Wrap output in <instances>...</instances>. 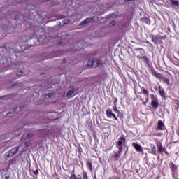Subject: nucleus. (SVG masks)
Instances as JSON below:
<instances>
[{
  "label": "nucleus",
  "instance_id": "nucleus-1",
  "mask_svg": "<svg viewBox=\"0 0 179 179\" xmlns=\"http://www.w3.org/2000/svg\"><path fill=\"white\" fill-rule=\"evenodd\" d=\"M156 148L157 149V153L161 155L162 156H164V154L166 155V156H169V151H167V148L166 147L163 146V143L160 142V141H156Z\"/></svg>",
  "mask_w": 179,
  "mask_h": 179
},
{
  "label": "nucleus",
  "instance_id": "nucleus-2",
  "mask_svg": "<svg viewBox=\"0 0 179 179\" xmlns=\"http://www.w3.org/2000/svg\"><path fill=\"white\" fill-rule=\"evenodd\" d=\"M123 145L125 146L127 145V138L125 136L122 135L118 139V141L116 143L115 146L117 148L118 150H122L123 149Z\"/></svg>",
  "mask_w": 179,
  "mask_h": 179
},
{
  "label": "nucleus",
  "instance_id": "nucleus-3",
  "mask_svg": "<svg viewBox=\"0 0 179 179\" xmlns=\"http://www.w3.org/2000/svg\"><path fill=\"white\" fill-rule=\"evenodd\" d=\"M19 152V147H15L10 150L8 152L6 153V159H8L9 157H13V156H15L16 153Z\"/></svg>",
  "mask_w": 179,
  "mask_h": 179
},
{
  "label": "nucleus",
  "instance_id": "nucleus-4",
  "mask_svg": "<svg viewBox=\"0 0 179 179\" xmlns=\"http://www.w3.org/2000/svg\"><path fill=\"white\" fill-rule=\"evenodd\" d=\"M106 115L108 118H113L115 121H118V117H117V115L114 113H113V110L111 109H108L106 110Z\"/></svg>",
  "mask_w": 179,
  "mask_h": 179
},
{
  "label": "nucleus",
  "instance_id": "nucleus-5",
  "mask_svg": "<svg viewBox=\"0 0 179 179\" xmlns=\"http://www.w3.org/2000/svg\"><path fill=\"white\" fill-rule=\"evenodd\" d=\"M33 136H34V134L33 133L25 132L22 136V140L26 141L27 139H31Z\"/></svg>",
  "mask_w": 179,
  "mask_h": 179
},
{
  "label": "nucleus",
  "instance_id": "nucleus-6",
  "mask_svg": "<svg viewBox=\"0 0 179 179\" xmlns=\"http://www.w3.org/2000/svg\"><path fill=\"white\" fill-rule=\"evenodd\" d=\"M93 22H94V17H87L82 21L80 25L85 26V24H88V23H93Z\"/></svg>",
  "mask_w": 179,
  "mask_h": 179
},
{
  "label": "nucleus",
  "instance_id": "nucleus-7",
  "mask_svg": "<svg viewBox=\"0 0 179 179\" xmlns=\"http://www.w3.org/2000/svg\"><path fill=\"white\" fill-rule=\"evenodd\" d=\"M95 68H98V66H103L106 62H104L101 58L100 59H94Z\"/></svg>",
  "mask_w": 179,
  "mask_h": 179
},
{
  "label": "nucleus",
  "instance_id": "nucleus-8",
  "mask_svg": "<svg viewBox=\"0 0 179 179\" xmlns=\"http://www.w3.org/2000/svg\"><path fill=\"white\" fill-rule=\"evenodd\" d=\"M151 73L152 76H155L157 79H163V75L160 73H157L156 70L152 69Z\"/></svg>",
  "mask_w": 179,
  "mask_h": 179
},
{
  "label": "nucleus",
  "instance_id": "nucleus-9",
  "mask_svg": "<svg viewBox=\"0 0 179 179\" xmlns=\"http://www.w3.org/2000/svg\"><path fill=\"white\" fill-rule=\"evenodd\" d=\"M121 155H122V150H118L117 152L112 155V157L115 159V162H117L121 157Z\"/></svg>",
  "mask_w": 179,
  "mask_h": 179
},
{
  "label": "nucleus",
  "instance_id": "nucleus-10",
  "mask_svg": "<svg viewBox=\"0 0 179 179\" xmlns=\"http://www.w3.org/2000/svg\"><path fill=\"white\" fill-rule=\"evenodd\" d=\"M164 129H166V126L164 125V123H163V121L159 120L157 123V130L164 131Z\"/></svg>",
  "mask_w": 179,
  "mask_h": 179
},
{
  "label": "nucleus",
  "instance_id": "nucleus-11",
  "mask_svg": "<svg viewBox=\"0 0 179 179\" xmlns=\"http://www.w3.org/2000/svg\"><path fill=\"white\" fill-rule=\"evenodd\" d=\"M132 146L134 148V149L136 150V152H138L139 153L142 152L143 150L142 149V146L141 145L136 143H132Z\"/></svg>",
  "mask_w": 179,
  "mask_h": 179
},
{
  "label": "nucleus",
  "instance_id": "nucleus-12",
  "mask_svg": "<svg viewBox=\"0 0 179 179\" xmlns=\"http://www.w3.org/2000/svg\"><path fill=\"white\" fill-rule=\"evenodd\" d=\"M151 106L154 110H157L159 108V99H155L151 101Z\"/></svg>",
  "mask_w": 179,
  "mask_h": 179
},
{
  "label": "nucleus",
  "instance_id": "nucleus-13",
  "mask_svg": "<svg viewBox=\"0 0 179 179\" xmlns=\"http://www.w3.org/2000/svg\"><path fill=\"white\" fill-rule=\"evenodd\" d=\"M158 92H159V96H161L162 99H164V97H166V92H164V89H163L162 85L159 86Z\"/></svg>",
  "mask_w": 179,
  "mask_h": 179
},
{
  "label": "nucleus",
  "instance_id": "nucleus-14",
  "mask_svg": "<svg viewBox=\"0 0 179 179\" xmlns=\"http://www.w3.org/2000/svg\"><path fill=\"white\" fill-rule=\"evenodd\" d=\"M86 167L90 171V173H93V164L89 159L87 160Z\"/></svg>",
  "mask_w": 179,
  "mask_h": 179
},
{
  "label": "nucleus",
  "instance_id": "nucleus-15",
  "mask_svg": "<svg viewBox=\"0 0 179 179\" xmlns=\"http://www.w3.org/2000/svg\"><path fill=\"white\" fill-rule=\"evenodd\" d=\"M150 147L151 149L150 153H152V155H154V156H157V150H156V146L155 145V144H150Z\"/></svg>",
  "mask_w": 179,
  "mask_h": 179
},
{
  "label": "nucleus",
  "instance_id": "nucleus-16",
  "mask_svg": "<svg viewBox=\"0 0 179 179\" xmlns=\"http://www.w3.org/2000/svg\"><path fill=\"white\" fill-rule=\"evenodd\" d=\"M87 66L89 68H96V63H94V59L89 60L87 63Z\"/></svg>",
  "mask_w": 179,
  "mask_h": 179
},
{
  "label": "nucleus",
  "instance_id": "nucleus-17",
  "mask_svg": "<svg viewBox=\"0 0 179 179\" xmlns=\"http://www.w3.org/2000/svg\"><path fill=\"white\" fill-rule=\"evenodd\" d=\"M138 59H144L145 62L147 64V65L149 66H150V61L149 58L146 56L141 57V56H137Z\"/></svg>",
  "mask_w": 179,
  "mask_h": 179
},
{
  "label": "nucleus",
  "instance_id": "nucleus-18",
  "mask_svg": "<svg viewBox=\"0 0 179 179\" xmlns=\"http://www.w3.org/2000/svg\"><path fill=\"white\" fill-rule=\"evenodd\" d=\"M151 40H152V43H155V44H157V43H159V40H160V38H159L158 36L152 35L151 36Z\"/></svg>",
  "mask_w": 179,
  "mask_h": 179
},
{
  "label": "nucleus",
  "instance_id": "nucleus-19",
  "mask_svg": "<svg viewBox=\"0 0 179 179\" xmlns=\"http://www.w3.org/2000/svg\"><path fill=\"white\" fill-rule=\"evenodd\" d=\"M16 75H17V76H19L20 78L22 76H24V75H26V73H24V71L20 70V71H17Z\"/></svg>",
  "mask_w": 179,
  "mask_h": 179
},
{
  "label": "nucleus",
  "instance_id": "nucleus-20",
  "mask_svg": "<svg viewBox=\"0 0 179 179\" xmlns=\"http://www.w3.org/2000/svg\"><path fill=\"white\" fill-rule=\"evenodd\" d=\"M116 114L117 115L116 116L117 118H120V120H121V119H122L124 117V113H122V112H121L120 110L116 112Z\"/></svg>",
  "mask_w": 179,
  "mask_h": 179
},
{
  "label": "nucleus",
  "instance_id": "nucleus-21",
  "mask_svg": "<svg viewBox=\"0 0 179 179\" xmlns=\"http://www.w3.org/2000/svg\"><path fill=\"white\" fill-rule=\"evenodd\" d=\"M141 92L143 93V94H145V96H149V91H148V90H146L145 87H142L141 89Z\"/></svg>",
  "mask_w": 179,
  "mask_h": 179
},
{
  "label": "nucleus",
  "instance_id": "nucleus-22",
  "mask_svg": "<svg viewBox=\"0 0 179 179\" xmlns=\"http://www.w3.org/2000/svg\"><path fill=\"white\" fill-rule=\"evenodd\" d=\"M75 94V90H69L66 93V97H71V96H72V94Z\"/></svg>",
  "mask_w": 179,
  "mask_h": 179
},
{
  "label": "nucleus",
  "instance_id": "nucleus-23",
  "mask_svg": "<svg viewBox=\"0 0 179 179\" xmlns=\"http://www.w3.org/2000/svg\"><path fill=\"white\" fill-rule=\"evenodd\" d=\"M171 3L172 5H174V6H179V2L177 0H171Z\"/></svg>",
  "mask_w": 179,
  "mask_h": 179
},
{
  "label": "nucleus",
  "instance_id": "nucleus-24",
  "mask_svg": "<svg viewBox=\"0 0 179 179\" xmlns=\"http://www.w3.org/2000/svg\"><path fill=\"white\" fill-rule=\"evenodd\" d=\"M30 171H31V173H33V174H34L35 176H36V177H37V176H38V174H39V172H38V169H36V170H30Z\"/></svg>",
  "mask_w": 179,
  "mask_h": 179
},
{
  "label": "nucleus",
  "instance_id": "nucleus-25",
  "mask_svg": "<svg viewBox=\"0 0 179 179\" xmlns=\"http://www.w3.org/2000/svg\"><path fill=\"white\" fill-rule=\"evenodd\" d=\"M170 167L172 170H177V166H176L173 162H171Z\"/></svg>",
  "mask_w": 179,
  "mask_h": 179
},
{
  "label": "nucleus",
  "instance_id": "nucleus-26",
  "mask_svg": "<svg viewBox=\"0 0 179 179\" xmlns=\"http://www.w3.org/2000/svg\"><path fill=\"white\" fill-rule=\"evenodd\" d=\"M150 97L151 99V101H153V100H158L157 97H155V94H150Z\"/></svg>",
  "mask_w": 179,
  "mask_h": 179
},
{
  "label": "nucleus",
  "instance_id": "nucleus-27",
  "mask_svg": "<svg viewBox=\"0 0 179 179\" xmlns=\"http://www.w3.org/2000/svg\"><path fill=\"white\" fill-rule=\"evenodd\" d=\"M83 179H89V176H87V173L83 172Z\"/></svg>",
  "mask_w": 179,
  "mask_h": 179
},
{
  "label": "nucleus",
  "instance_id": "nucleus-28",
  "mask_svg": "<svg viewBox=\"0 0 179 179\" xmlns=\"http://www.w3.org/2000/svg\"><path fill=\"white\" fill-rule=\"evenodd\" d=\"M164 82L166 84V85H170V79L169 78H164Z\"/></svg>",
  "mask_w": 179,
  "mask_h": 179
},
{
  "label": "nucleus",
  "instance_id": "nucleus-29",
  "mask_svg": "<svg viewBox=\"0 0 179 179\" xmlns=\"http://www.w3.org/2000/svg\"><path fill=\"white\" fill-rule=\"evenodd\" d=\"M113 110L115 112V113H117V111H120L118 110V108H117V104H115V106L113 108Z\"/></svg>",
  "mask_w": 179,
  "mask_h": 179
},
{
  "label": "nucleus",
  "instance_id": "nucleus-30",
  "mask_svg": "<svg viewBox=\"0 0 179 179\" xmlns=\"http://www.w3.org/2000/svg\"><path fill=\"white\" fill-rule=\"evenodd\" d=\"M51 96H52V94H51V93H47L45 94V99H50V97H51Z\"/></svg>",
  "mask_w": 179,
  "mask_h": 179
},
{
  "label": "nucleus",
  "instance_id": "nucleus-31",
  "mask_svg": "<svg viewBox=\"0 0 179 179\" xmlns=\"http://www.w3.org/2000/svg\"><path fill=\"white\" fill-rule=\"evenodd\" d=\"M30 145H31V143L29 142V141L24 143V146H25V148H29V146H30Z\"/></svg>",
  "mask_w": 179,
  "mask_h": 179
},
{
  "label": "nucleus",
  "instance_id": "nucleus-32",
  "mask_svg": "<svg viewBox=\"0 0 179 179\" xmlns=\"http://www.w3.org/2000/svg\"><path fill=\"white\" fill-rule=\"evenodd\" d=\"M70 179H78V177H76V175L73 173L70 176Z\"/></svg>",
  "mask_w": 179,
  "mask_h": 179
},
{
  "label": "nucleus",
  "instance_id": "nucleus-33",
  "mask_svg": "<svg viewBox=\"0 0 179 179\" xmlns=\"http://www.w3.org/2000/svg\"><path fill=\"white\" fill-rule=\"evenodd\" d=\"M113 103H114V105L115 106V104H117V103H118V99L114 98Z\"/></svg>",
  "mask_w": 179,
  "mask_h": 179
},
{
  "label": "nucleus",
  "instance_id": "nucleus-34",
  "mask_svg": "<svg viewBox=\"0 0 179 179\" xmlns=\"http://www.w3.org/2000/svg\"><path fill=\"white\" fill-rule=\"evenodd\" d=\"M110 24L112 26H115V24H117V22L115 21H112V22H110Z\"/></svg>",
  "mask_w": 179,
  "mask_h": 179
},
{
  "label": "nucleus",
  "instance_id": "nucleus-35",
  "mask_svg": "<svg viewBox=\"0 0 179 179\" xmlns=\"http://www.w3.org/2000/svg\"><path fill=\"white\" fill-rule=\"evenodd\" d=\"M77 179H82V176L78 175Z\"/></svg>",
  "mask_w": 179,
  "mask_h": 179
},
{
  "label": "nucleus",
  "instance_id": "nucleus-36",
  "mask_svg": "<svg viewBox=\"0 0 179 179\" xmlns=\"http://www.w3.org/2000/svg\"><path fill=\"white\" fill-rule=\"evenodd\" d=\"M10 114H12V112H8V113H7V117H10Z\"/></svg>",
  "mask_w": 179,
  "mask_h": 179
},
{
  "label": "nucleus",
  "instance_id": "nucleus-37",
  "mask_svg": "<svg viewBox=\"0 0 179 179\" xmlns=\"http://www.w3.org/2000/svg\"><path fill=\"white\" fill-rule=\"evenodd\" d=\"M131 1H134V0H124V2H131Z\"/></svg>",
  "mask_w": 179,
  "mask_h": 179
},
{
  "label": "nucleus",
  "instance_id": "nucleus-38",
  "mask_svg": "<svg viewBox=\"0 0 179 179\" xmlns=\"http://www.w3.org/2000/svg\"><path fill=\"white\" fill-rule=\"evenodd\" d=\"M65 62H66V60L64 59H63V64H65Z\"/></svg>",
  "mask_w": 179,
  "mask_h": 179
},
{
  "label": "nucleus",
  "instance_id": "nucleus-39",
  "mask_svg": "<svg viewBox=\"0 0 179 179\" xmlns=\"http://www.w3.org/2000/svg\"><path fill=\"white\" fill-rule=\"evenodd\" d=\"M110 17H111V15H108L107 19H110Z\"/></svg>",
  "mask_w": 179,
  "mask_h": 179
},
{
  "label": "nucleus",
  "instance_id": "nucleus-40",
  "mask_svg": "<svg viewBox=\"0 0 179 179\" xmlns=\"http://www.w3.org/2000/svg\"><path fill=\"white\" fill-rule=\"evenodd\" d=\"M17 16L19 15H17V17H15V20H16L17 19H18Z\"/></svg>",
  "mask_w": 179,
  "mask_h": 179
},
{
  "label": "nucleus",
  "instance_id": "nucleus-41",
  "mask_svg": "<svg viewBox=\"0 0 179 179\" xmlns=\"http://www.w3.org/2000/svg\"><path fill=\"white\" fill-rule=\"evenodd\" d=\"M155 89V90H159V88L157 89V87H156Z\"/></svg>",
  "mask_w": 179,
  "mask_h": 179
},
{
  "label": "nucleus",
  "instance_id": "nucleus-42",
  "mask_svg": "<svg viewBox=\"0 0 179 179\" xmlns=\"http://www.w3.org/2000/svg\"><path fill=\"white\" fill-rule=\"evenodd\" d=\"M176 66H179V63L178 64H176Z\"/></svg>",
  "mask_w": 179,
  "mask_h": 179
},
{
  "label": "nucleus",
  "instance_id": "nucleus-43",
  "mask_svg": "<svg viewBox=\"0 0 179 179\" xmlns=\"http://www.w3.org/2000/svg\"><path fill=\"white\" fill-rule=\"evenodd\" d=\"M159 157H160V155H158L157 157V159H159Z\"/></svg>",
  "mask_w": 179,
  "mask_h": 179
},
{
  "label": "nucleus",
  "instance_id": "nucleus-44",
  "mask_svg": "<svg viewBox=\"0 0 179 179\" xmlns=\"http://www.w3.org/2000/svg\"><path fill=\"white\" fill-rule=\"evenodd\" d=\"M66 22H67L66 20H64V24H66Z\"/></svg>",
  "mask_w": 179,
  "mask_h": 179
},
{
  "label": "nucleus",
  "instance_id": "nucleus-45",
  "mask_svg": "<svg viewBox=\"0 0 179 179\" xmlns=\"http://www.w3.org/2000/svg\"><path fill=\"white\" fill-rule=\"evenodd\" d=\"M143 104H144L145 106H146V103H145V102H144Z\"/></svg>",
  "mask_w": 179,
  "mask_h": 179
},
{
  "label": "nucleus",
  "instance_id": "nucleus-46",
  "mask_svg": "<svg viewBox=\"0 0 179 179\" xmlns=\"http://www.w3.org/2000/svg\"><path fill=\"white\" fill-rule=\"evenodd\" d=\"M5 179H8V177H6Z\"/></svg>",
  "mask_w": 179,
  "mask_h": 179
},
{
  "label": "nucleus",
  "instance_id": "nucleus-47",
  "mask_svg": "<svg viewBox=\"0 0 179 179\" xmlns=\"http://www.w3.org/2000/svg\"><path fill=\"white\" fill-rule=\"evenodd\" d=\"M147 100H149V98H147Z\"/></svg>",
  "mask_w": 179,
  "mask_h": 179
},
{
  "label": "nucleus",
  "instance_id": "nucleus-48",
  "mask_svg": "<svg viewBox=\"0 0 179 179\" xmlns=\"http://www.w3.org/2000/svg\"><path fill=\"white\" fill-rule=\"evenodd\" d=\"M14 111H16V109H15Z\"/></svg>",
  "mask_w": 179,
  "mask_h": 179
},
{
  "label": "nucleus",
  "instance_id": "nucleus-49",
  "mask_svg": "<svg viewBox=\"0 0 179 179\" xmlns=\"http://www.w3.org/2000/svg\"><path fill=\"white\" fill-rule=\"evenodd\" d=\"M96 1H100V0H96Z\"/></svg>",
  "mask_w": 179,
  "mask_h": 179
}]
</instances>
